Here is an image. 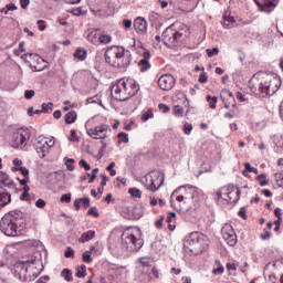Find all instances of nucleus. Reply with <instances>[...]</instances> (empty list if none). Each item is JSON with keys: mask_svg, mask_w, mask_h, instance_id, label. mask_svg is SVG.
<instances>
[{"mask_svg": "<svg viewBox=\"0 0 283 283\" xmlns=\"http://www.w3.org/2000/svg\"><path fill=\"white\" fill-rule=\"evenodd\" d=\"M52 107H54V103H52V102L43 103L42 109H40V111L42 112V114H48L49 112H52Z\"/></svg>", "mask_w": 283, "mask_h": 283, "instance_id": "33", "label": "nucleus"}, {"mask_svg": "<svg viewBox=\"0 0 283 283\" xmlns=\"http://www.w3.org/2000/svg\"><path fill=\"white\" fill-rule=\"evenodd\" d=\"M25 229V218L23 217V212L19 210L10 211L4 214L0 221V231L4 233V235L17 237L21 235Z\"/></svg>", "mask_w": 283, "mask_h": 283, "instance_id": "2", "label": "nucleus"}, {"mask_svg": "<svg viewBox=\"0 0 283 283\" xmlns=\"http://www.w3.org/2000/svg\"><path fill=\"white\" fill-rule=\"evenodd\" d=\"M109 130V126L107 124L96 126L94 128H88L87 134L94 140H105L107 138V132Z\"/></svg>", "mask_w": 283, "mask_h": 283, "instance_id": "13", "label": "nucleus"}, {"mask_svg": "<svg viewBox=\"0 0 283 283\" xmlns=\"http://www.w3.org/2000/svg\"><path fill=\"white\" fill-rule=\"evenodd\" d=\"M74 59H77V61H85L87 59V51H85V49H77L74 53Z\"/></svg>", "mask_w": 283, "mask_h": 283, "instance_id": "27", "label": "nucleus"}, {"mask_svg": "<svg viewBox=\"0 0 283 283\" xmlns=\"http://www.w3.org/2000/svg\"><path fill=\"white\" fill-rule=\"evenodd\" d=\"M245 170L243 171V176H247V172L251 174L253 172V169H255V167L251 166V164L245 163L244 164Z\"/></svg>", "mask_w": 283, "mask_h": 283, "instance_id": "47", "label": "nucleus"}, {"mask_svg": "<svg viewBox=\"0 0 283 283\" xmlns=\"http://www.w3.org/2000/svg\"><path fill=\"white\" fill-rule=\"evenodd\" d=\"M220 98L223 101L226 109H229V107H231V103H235V97L233 96V93H231L227 88H223L221 91Z\"/></svg>", "mask_w": 283, "mask_h": 283, "instance_id": "21", "label": "nucleus"}, {"mask_svg": "<svg viewBox=\"0 0 283 283\" xmlns=\"http://www.w3.org/2000/svg\"><path fill=\"white\" fill-rule=\"evenodd\" d=\"M255 3L263 12L271 13L280 0H255Z\"/></svg>", "mask_w": 283, "mask_h": 283, "instance_id": "17", "label": "nucleus"}, {"mask_svg": "<svg viewBox=\"0 0 283 283\" xmlns=\"http://www.w3.org/2000/svg\"><path fill=\"white\" fill-rule=\"evenodd\" d=\"M232 193H234V196H235L234 198L231 196ZM227 196L230 201L238 202V200H240V190L235 191V188L233 186H228L227 187Z\"/></svg>", "mask_w": 283, "mask_h": 283, "instance_id": "24", "label": "nucleus"}, {"mask_svg": "<svg viewBox=\"0 0 283 283\" xmlns=\"http://www.w3.org/2000/svg\"><path fill=\"white\" fill-rule=\"evenodd\" d=\"M107 180H109V177H107V175H102L101 187H106L107 186Z\"/></svg>", "mask_w": 283, "mask_h": 283, "instance_id": "60", "label": "nucleus"}, {"mask_svg": "<svg viewBox=\"0 0 283 283\" xmlns=\"http://www.w3.org/2000/svg\"><path fill=\"white\" fill-rule=\"evenodd\" d=\"M191 132H193V126L189 123H185L184 134H186V136H189L191 134Z\"/></svg>", "mask_w": 283, "mask_h": 283, "instance_id": "40", "label": "nucleus"}, {"mask_svg": "<svg viewBox=\"0 0 283 283\" xmlns=\"http://www.w3.org/2000/svg\"><path fill=\"white\" fill-rule=\"evenodd\" d=\"M163 182H165V175L160 171H153L146 175L144 187L148 191H158L163 187Z\"/></svg>", "mask_w": 283, "mask_h": 283, "instance_id": "10", "label": "nucleus"}, {"mask_svg": "<svg viewBox=\"0 0 283 283\" xmlns=\"http://www.w3.org/2000/svg\"><path fill=\"white\" fill-rule=\"evenodd\" d=\"M128 193H130V196H132L133 198H142V197H143V192H142L140 189H138V188H130V189L128 190Z\"/></svg>", "mask_w": 283, "mask_h": 283, "instance_id": "36", "label": "nucleus"}, {"mask_svg": "<svg viewBox=\"0 0 283 283\" xmlns=\"http://www.w3.org/2000/svg\"><path fill=\"white\" fill-rule=\"evenodd\" d=\"M281 85L282 80L277 75H264L258 86L250 82V90L253 94L260 92L263 96H273Z\"/></svg>", "mask_w": 283, "mask_h": 283, "instance_id": "4", "label": "nucleus"}, {"mask_svg": "<svg viewBox=\"0 0 283 283\" xmlns=\"http://www.w3.org/2000/svg\"><path fill=\"white\" fill-rule=\"evenodd\" d=\"M34 114H42V111L41 109H35L33 107H29L28 108V115L29 116H34Z\"/></svg>", "mask_w": 283, "mask_h": 283, "instance_id": "54", "label": "nucleus"}, {"mask_svg": "<svg viewBox=\"0 0 283 283\" xmlns=\"http://www.w3.org/2000/svg\"><path fill=\"white\" fill-rule=\"evenodd\" d=\"M125 86H123V82L119 80L116 85L113 86L112 93L114 94L116 101H129L127 95H124Z\"/></svg>", "mask_w": 283, "mask_h": 283, "instance_id": "19", "label": "nucleus"}, {"mask_svg": "<svg viewBox=\"0 0 283 283\" xmlns=\"http://www.w3.org/2000/svg\"><path fill=\"white\" fill-rule=\"evenodd\" d=\"M6 7L8 12H14V10H18V7H15V4L12 3L7 4Z\"/></svg>", "mask_w": 283, "mask_h": 283, "instance_id": "62", "label": "nucleus"}, {"mask_svg": "<svg viewBox=\"0 0 283 283\" xmlns=\"http://www.w3.org/2000/svg\"><path fill=\"white\" fill-rule=\"evenodd\" d=\"M158 108L161 109L164 112V114H167V112H169V106H167L165 104H159Z\"/></svg>", "mask_w": 283, "mask_h": 283, "instance_id": "64", "label": "nucleus"}, {"mask_svg": "<svg viewBox=\"0 0 283 283\" xmlns=\"http://www.w3.org/2000/svg\"><path fill=\"white\" fill-rule=\"evenodd\" d=\"M105 62L112 67L125 70L132 65V52L123 46L113 45L105 51Z\"/></svg>", "mask_w": 283, "mask_h": 283, "instance_id": "3", "label": "nucleus"}, {"mask_svg": "<svg viewBox=\"0 0 283 283\" xmlns=\"http://www.w3.org/2000/svg\"><path fill=\"white\" fill-rule=\"evenodd\" d=\"M189 34V28L185 24H171L163 32V41L168 48H174L178 41H182Z\"/></svg>", "mask_w": 283, "mask_h": 283, "instance_id": "6", "label": "nucleus"}, {"mask_svg": "<svg viewBox=\"0 0 283 283\" xmlns=\"http://www.w3.org/2000/svg\"><path fill=\"white\" fill-rule=\"evenodd\" d=\"M82 260L86 264H92V262H93L92 251H85L84 253H82Z\"/></svg>", "mask_w": 283, "mask_h": 283, "instance_id": "31", "label": "nucleus"}, {"mask_svg": "<svg viewBox=\"0 0 283 283\" xmlns=\"http://www.w3.org/2000/svg\"><path fill=\"white\" fill-rule=\"evenodd\" d=\"M78 165H80V167L85 169V171H90L92 169V166L90 164H87V161L85 159H81Z\"/></svg>", "mask_w": 283, "mask_h": 283, "instance_id": "43", "label": "nucleus"}, {"mask_svg": "<svg viewBox=\"0 0 283 283\" xmlns=\"http://www.w3.org/2000/svg\"><path fill=\"white\" fill-rule=\"evenodd\" d=\"M209 59H213V56H218V54H220V49H218L217 46L213 49H207L206 50Z\"/></svg>", "mask_w": 283, "mask_h": 283, "instance_id": "37", "label": "nucleus"}, {"mask_svg": "<svg viewBox=\"0 0 283 283\" xmlns=\"http://www.w3.org/2000/svg\"><path fill=\"white\" fill-rule=\"evenodd\" d=\"M0 185H2L3 187H8L9 189H17V187L14 186V181L10 179V175L3 171H0Z\"/></svg>", "mask_w": 283, "mask_h": 283, "instance_id": "22", "label": "nucleus"}, {"mask_svg": "<svg viewBox=\"0 0 283 283\" xmlns=\"http://www.w3.org/2000/svg\"><path fill=\"white\" fill-rule=\"evenodd\" d=\"M213 275H222L224 273V266L219 265L217 269L212 271Z\"/></svg>", "mask_w": 283, "mask_h": 283, "instance_id": "53", "label": "nucleus"}, {"mask_svg": "<svg viewBox=\"0 0 283 283\" xmlns=\"http://www.w3.org/2000/svg\"><path fill=\"white\" fill-rule=\"evenodd\" d=\"M160 90L169 91L176 85V78L171 74L161 75L158 80Z\"/></svg>", "mask_w": 283, "mask_h": 283, "instance_id": "15", "label": "nucleus"}, {"mask_svg": "<svg viewBox=\"0 0 283 283\" xmlns=\"http://www.w3.org/2000/svg\"><path fill=\"white\" fill-rule=\"evenodd\" d=\"M19 171H21V175L24 176V178L30 175V170H28L25 167H20Z\"/></svg>", "mask_w": 283, "mask_h": 283, "instance_id": "58", "label": "nucleus"}, {"mask_svg": "<svg viewBox=\"0 0 283 283\" xmlns=\"http://www.w3.org/2000/svg\"><path fill=\"white\" fill-rule=\"evenodd\" d=\"M34 264H36V259L32 256L30 260L18 261L13 264L12 274L14 277L20 280V282H32L36 277L34 271Z\"/></svg>", "mask_w": 283, "mask_h": 283, "instance_id": "5", "label": "nucleus"}, {"mask_svg": "<svg viewBox=\"0 0 283 283\" xmlns=\"http://www.w3.org/2000/svg\"><path fill=\"white\" fill-rule=\"evenodd\" d=\"M209 243L207 237L200 232H191L184 242V248L193 255H199L202 251H207Z\"/></svg>", "mask_w": 283, "mask_h": 283, "instance_id": "7", "label": "nucleus"}, {"mask_svg": "<svg viewBox=\"0 0 283 283\" xmlns=\"http://www.w3.org/2000/svg\"><path fill=\"white\" fill-rule=\"evenodd\" d=\"M35 151L40 156V158H45V155L49 154L50 149L46 146V137L39 136L35 142Z\"/></svg>", "mask_w": 283, "mask_h": 283, "instance_id": "16", "label": "nucleus"}, {"mask_svg": "<svg viewBox=\"0 0 283 283\" xmlns=\"http://www.w3.org/2000/svg\"><path fill=\"white\" fill-rule=\"evenodd\" d=\"M143 238H140V233L134 229H126L122 233V247L129 251L130 253H136L143 249Z\"/></svg>", "mask_w": 283, "mask_h": 283, "instance_id": "8", "label": "nucleus"}, {"mask_svg": "<svg viewBox=\"0 0 283 283\" xmlns=\"http://www.w3.org/2000/svg\"><path fill=\"white\" fill-rule=\"evenodd\" d=\"M76 118H77L76 111H71L66 113L64 120L66 125H72L73 123H76Z\"/></svg>", "mask_w": 283, "mask_h": 283, "instance_id": "26", "label": "nucleus"}, {"mask_svg": "<svg viewBox=\"0 0 283 283\" xmlns=\"http://www.w3.org/2000/svg\"><path fill=\"white\" fill-rule=\"evenodd\" d=\"M96 238V231L88 230L87 232H84L81 238L78 239V242L82 244H85V242H90V240H94Z\"/></svg>", "mask_w": 283, "mask_h": 283, "instance_id": "25", "label": "nucleus"}, {"mask_svg": "<svg viewBox=\"0 0 283 283\" xmlns=\"http://www.w3.org/2000/svg\"><path fill=\"white\" fill-rule=\"evenodd\" d=\"M122 85L124 87L123 94L132 98V96H136L138 91L140 90V84L136 83V80L132 77L122 78Z\"/></svg>", "mask_w": 283, "mask_h": 283, "instance_id": "11", "label": "nucleus"}, {"mask_svg": "<svg viewBox=\"0 0 283 283\" xmlns=\"http://www.w3.org/2000/svg\"><path fill=\"white\" fill-rule=\"evenodd\" d=\"M64 256L67 259L74 258V250L72 249V247L66 248L64 252Z\"/></svg>", "mask_w": 283, "mask_h": 283, "instance_id": "46", "label": "nucleus"}, {"mask_svg": "<svg viewBox=\"0 0 283 283\" xmlns=\"http://www.w3.org/2000/svg\"><path fill=\"white\" fill-rule=\"evenodd\" d=\"M66 169L69 171H74V159H66Z\"/></svg>", "mask_w": 283, "mask_h": 283, "instance_id": "50", "label": "nucleus"}, {"mask_svg": "<svg viewBox=\"0 0 283 283\" xmlns=\"http://www.w3.org/2000/svg\"><path fill=\"white\" fill-rule=\"evenodd\" d=\"M150 54L148 51L144 52V57L138 62V67L140 72H147L151 67V64H149Z\"/></svg>", "mask_w": 283, "mask_h": 283, "instance_id": "23", "label": "nucleus"}, {"mask_svg": "<svg viewBox=\"0 0 283 283\" xmlns=\"http://www.w3.org/2000/svg\"><path fill=\"white\" fill-rule=\"evenodd\" d=\"M221 23H222L223 28L231 30V28H235V25H238V20L235 19V17L233 14H231V12L226 11Z\"/></svg>", "mask_w": 283, "mask_h": 283, "instance_id": "20", "label": "nucleus"}, {"mask_svg": "<svg viewBox=\"0 0 283 283\" xmlns=\"http://www.w3.org/2000/svg\"><path fill=\"white\" fill-rule=\"evenodd\" d=\"M118 138H119V144L120 143H129V134L125 133V132H122L118 134Z\"/></svg>", "mask_w": 283, "mask_h": 283, "instance_id": "39", "label": "nucleus"}, {"mask_svg": "<svg viewBox=\"0 0 283 283\" xmlns=\"http://www.w3.org/2000/svg\"><path fill=\"white\" fill-rule=\"evenodd\" d=\"M87 216H94V218H98V216H101V213H98V209L96 207H93V208L88 209Z\"/></svg>", "mask_w": 283, "mask_h": 283, "instance_id": "44", "label": "nucleus"}, {"mask_svg": "<svg viewBox=\"0 0 283 283\" xmlns=\"http://www.w3.org/2000/svg\"><path fill=\"white\" fill-rule=\"evenodd\" d=\"M139 262H140L142 266H149V264H150L149 259H147L145 256L140 258Z\"/></svg>", "mask_w": 283, "mask_h": 283, "instance_id": "55", "label": "nucleus"}, {"mask_svg": "<svg viewBox=\"0 0 283 283\" xmlns=\"http://www.w3.org/2000/svg\"><path fill=\"white\" fill-rule=\"evenodd\" d=\"M72 270L70 269H63L61 272V277H63V280H65V282H72V280H74V277L72 276Z\"/></svg>", "mask_w": 283, "mask_h": 283, "instance_id": "28", "label": "nucleus"}, {"mask_svg": "<svg viewBox=\"0 0 283 283\" xmlns=\"http://www.w3.org/2000/svg\"><path fill=\"white\" fill-rule=\"evenodd\" d=\"M71 14H73L74 17H85V14H87V10H83V7H78L76 9H73L71 11Z\"/></svg>", "mask_w": 283, "mask_h": 283, "instance_id": "29", "label": "nucleus"}, {"mask_svg": "<svg viewBox=\"0 0 283 283\" xmlns=\"http://www.w3.org/2000/svg\"><path fill=\"white\" fill-rule=\"evenodd\" d=\"M258 182H260L261 187H266L269 185V180H266V174H261L256 177Z\"/></svg>", "mask_w": 283, "mask_h": 283, "instance_id": "35", "label": "nucleus"}, {"mask_svg": "<svg viewBox=\"0 0 283 283\" xmlns=\"http://www.w3.org/2000/svg\"><path fill=\"white\" fill-rule=\"evenodd\" d=\"M70 140H71V143H76V142H78V134L76 133V130H74V129L71 130Z\"/></svg>", "mask_w": 283, "mask_h": 283, "instance_id": "48", "label": "nucleus"}, {"mask_svg": "<svg viewBox=\"0 0 283 283\" xmlns=\"http://www.w3.org/2000/svg\"><path fill=\"white\" fill-rule=\"evenodd\" d=\"M134 30L137 34L145 36L147 34V20L144 17H138L134 20Z\"/></svg>", "mask_w": 283, "mask_h": 283, "instance_id": "18", "label": "nucleus"}, {"mask_svg": "<svg viewBox=\"0 0 283 283\" xmlns=\"http://www.w3.org/2000/svg\"><path fill=\"white\" fill-rule=\"evenodd\" d=\"M200 190L193 185H184L175 189L170 196V205L175 211L187 213L193 202H198Z\"/></svg>", "mask_w": 283, "mask_h": 283, "instance_id": "1", "label": "nucleus"}, {"mask_svg": "<svg viewBox=\"0 0 283 283\" xmlns=\"http://www.w3.org/2000/svg\"><path fill=\"white\" fill-rule=\"evenodd\" d=\"M149 118H154V112L151 111V108H148L147 112L142 115V120L144 123H147Z\"/></svg>", "mask_w": 283, "mask_h": 283, "instance_id": "38", "label": "nucleus"}, {"mask_svg": "<svg viewBox=\"0 0 283 283\" xmlns=\"http://www.w3.org/2000/svg\"><path fill=\"white\" fill-rule=\"evenodd\" d=\"M80 201L82 202L83 209H88L90 207V198H81Z\"/></svg>", "mask_w": 283, "mask_h": 283, "instance_id": "51", "label": "nucleus"}, {"mask_svg": "<svg viewBox=\"0 0 283 283\" xmlns=\"http://www.w3.org/2000/svg\"><path fill=\"white\" fill-rule=\"evenodd\" d=\"M31 61H34L36 64L29 61V66L31 67L32 72H43L44 67H48V62L38 54L30 53Z\"/></svg>", "mask_w": 283, "mask_h": 283, "instance_id": "14", "label": "nucleus"}, {"mask_svg": "<svg viewBox=\"0 0 283 283\" xmlns=\"http://www.w3.org/2000/svg\"><path fill=\"white\" fill-rule=\"evenodd\" d=\"M20 6L22 10H25L30 6V0H20Z\"/></svg>", "mask_w": 283, "mask_h": 283, "instance_id": "59", "label": "nucleus"}, {"mask_svg": "<svg viewBox=\"0 0 283 283\" xmlns=\"http://www.w3.org/2000/svg\"><path fill=\"white\" fill-rule=\"evenodd\" d=\"M34 90H27L24 92V98H27V101H30L31 98H34Z\"/></svg>", "mask_w": 283, "mask_h": 283, "instance_id": "45", "label": "nucleus"}, {"mask_svg": "<svg viewBox=\"0 0 283 283\" xmlns=\"http://www.w3.org/2000/svg\"><path fill=\"white\" fill-rule=\"evenodd\" d=\"M60 202H66V203L72 202V195L71 193L62 195L60 198Z\"/></svg>", "mask_w": 283, "mask_h": 283, "instance_id": "42", "label": "nucleus"}, {"mask_svg": "<svg viewBox=\"0 0 283 283\" xmlns=\"http://www.w3.org/2000/svg\"><path fill=\"white\" fill-rule=\"evenodd\" d=\"M207 101L209 103L210 109H216V105L218 103V97H216V96L212 97L210 95H207Z\"/></svg>", "mask_w": 283, "mask_h": 283, "instance_id": "34", "label": "nucleus"}, {"mask_svg": "<svg viewBox=\"0 0 283 283\" xmlns=\"http://www.w3.org/2000/svg\"><path fill=\"white\" fill-rule=\"evenodd\" d=\"M54 137H51L50 139H48L46 137V146H48V149H50V147H54Z\"/></svg>", "mask_w": 283, "mask_h": 283, "instance_id": "61", "label": "nucleus"}, {"mask_svg": "<svg viewBox=\"0 0 283 283\" xmlns=\"http://www.w3.org/2000/svg\"><path fill=\"white\" fill-rule=\"evenodd\" d=\"M75 275L80 279H83L87 275V266L85 265H81L77 270V272L75 273Z\"/></svg>", "mask_w": 283, "mask_h": 283, "instance_id": "32", "label": "nucleus"}, {"mask_svg": "<svg viewBox=\"0 0 283 283\" xmlns=\"http://www.w3.org/2000/svg\"><path fill=\"white\" fill-rule=\"evenodd\" d=\"M221 235L229 247H235L238 244V235L231 224L226 223L221 229Z\"/></svg>", "mask_w": 283, "mask_h": 283, "instance_id": "12", "label": "nucleus"}, {"mask_svg": "<svg viewBox=\"0 0 283 283\" xmlns=\"http://www.w3.org/2000/svg\"><path fill=\"white\" fill-rule=\"evenodd\" d=\"M274 178H275V182H276V184H277V182H282V180H283V172H282V171L275 172V174H274Z\"/></svg>", "mask_w": 283, "mask_h": 283, "instance_id": "56", "label": "nucleus"}, {"mask_svg": "<svg viewBox=\"0 0 283 283\" xmlns=\"http://www.w3.org/2000/svg\"><path fill=\"white\" fill-rule=\"evenodd\" d=\"M132 20H129V19H124L123 20V25H124V28L126 29V30H129V28H132Z\"/></svg>", "mask_w": 283, "mask_h": 283, "instance_id": "57", "label": "nucleus"}, {"mask_svg": "<svg viewBox=\"0 0 283 283\" xmlns=\"http://www.w3.org/2000/svg\"><path fill=\"white\" fill-rule=\"evenodd\" d=\"M32 133L29 128H18L13 132L11 137V147L13 149H24L25 145L30 142Z\"/></svg>", "mask_w": 283, "mask_h": 283, "instance_id": "9", "label": "nucleus"}, {"mask_svg": "<svg viewBox=\"0 0 283 283\" xmlns=\"http://www.w3.org/2000/svg\"><path fill=\"white\" fill-rule=\"evenodd\" d=\"M99 43L103 45H107V43H112V35L109 34H101L98 38Z\"/></svg>", "mask_w": 283, "mask_h": 283, "instance_id": "30", "label": "nucleus"}, {"mask_svg": "<svg viewBox=\"0 0 283 283\" xmlns=\"http://www.w3.org/2000/svg\"><path fill=\"white\" fill-rule=\"evenodd\" d=\"M86 103H88V104H98V103H101V98L98 97V95H96L95 97H88L86 99Z\"/></svg>", "mask_w": 283, "mask_h": 283, "instance_id": "49", "label": "nucleus"}, {"mask_svg": "<svg viewBox=\"0 0 283 283\" xmlns=\"http://www.w3.org/2000/svg\"><path fill=\"white\" fill-rule=\"evenodd\" d=\"M208 77H207V73H201L199 76V83H207Z\"/></svg>", "mask_w": 283, "mask_h": 283, "instance_id": "63", "label": "nucleus"}, {"mask_svg": "<svg viewBox=\"0 0 283 283\" xmlns=\"http://www.w3.org/2000/svg\"><path fill=\"white\" fill-rule=\"evenodd\" d=\"M172 112H174L175 116H182L185 111L182 109V106L176 105V106H174Z\"/></svg>", "mask_w": 283, "mask_h": 283, "instance_id": "41", "label": "nucleus"}, {"mask_svg": "<svg viewBox=\"0 0 283 283\" xmlns=\"http://www.w3.org/2000/svg\"><path fill=\"white\" fill-rule=\"evenodd\" d=\"M35 207H36L38 209H45V200H43V199H38V200L35 201Z\"/></svg>", "mask_w": 283, "mask_h": 283, "instance_id": "52", "label": "nucleus"}]
</instances>
